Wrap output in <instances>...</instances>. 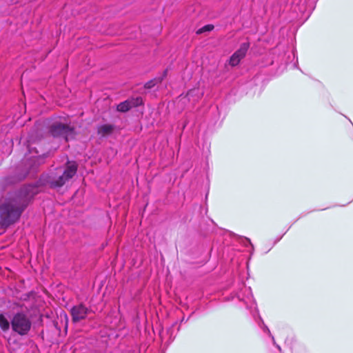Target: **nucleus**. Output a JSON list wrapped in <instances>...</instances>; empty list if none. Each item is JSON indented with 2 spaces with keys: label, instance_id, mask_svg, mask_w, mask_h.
<instances>
[{
  "label": "nucleus",
  "instance_id": "nucleus-9",
  "mask_svg": "<svg viewBox=\"0 0 353 353\" xmlns=\"http://www.w3.org/2000/svg\"><path fill=\"white\" fill-rule=\"evenodd\" d=\"M203 95V92L198 88H193L188 91L186 97L190 101L196 102Z\"/></svg>",
  "mask_w": 353,
  "mask_h": 353
},
{
  "label": "nucleus",
  "instance_id": "nucleus-1",
  "mask_svg": "<svg viewBox=\"0 0 353 353\" xmlns=\"http://www.w3.org/2000/svg\"><path fill=\"white\" fill-rule=\"evenodd\" d=\"M32 186L24 187L19 192L8 197L0 205V220L3 225L9 226L17 222L35 194Z\"/></svg>",
  "mask_w": 353,
  "mask_h": 353
},
{
  "label": "nucleus",
  "instance_id": "nucleus-13",
  "mask_svg": "<svg viewBox=\"0 0 353 353\" xmlns=\"http://www.w3.org/2000/svg\"><path fill=\"white\" fill-rule=\"evenodd\" d=\"M213 29H214V26L211 25V24H208V25L204 26L201 28H199L196 31V34H200L205 32H210V31L212 30Z\"/></svg>",
  "mask_w": 353,
  "mask_h": 353
},
{
  "label": "nucleus",
  "instance_id": "nucleus-16",
  "mask_svg": "<svg viewBox=\"0 0 353 353\" xmlns=\"http://www.w3.org/2000/svg\"><path fill=\"white\" fill-rule=\"evenodd\" d=\"M277 348L281 350V347L279 345H276Z\"/></svg>",
  "mask_w": 353,
  "mask_h": 353
},
{
  "label": "nucleus",
  "instance_id": "nucleus-14",
  "mask_svg": "<svg viewBox=\"0 0 353 353\" xmlns=\"http://www.w3.org/2000/svg\"><path fill=\"white\" fill-rule=\"evenodd\" d=\"M245 241L248 243H249V244H250V245H251V243H250V240H249L248 239H245Z\"/></svg>",
  "mask_w": 353,
  "mask_h": 353
},
{
  "label": "nucleus",
  "instance_id": "nucleus-4",
  "mask_svg": "<svg viewBox=\"0 0 353 353\" xmlns=\"http://www.w3.org/2000/svg\"><path fill=\"white\" fill-rule=\"evenodd\" d=\"M50 133L54 137H61L66 141L74 139L75 134L73 128L61 122H55L52 125Z\"/></svg>",
  "mask_w": 353,
  "mask_h": 353
},
{
  "label": "nucleus",
  "instance_id": "nucleus-15",
  "mask_svg": "<svg viewBox=\"0 0 353 353\" xmlns=\"http://www.w3.org/2000/svg\"><path fill=\"white\" fill-rule=\"evenodd\" d=\"M265 330L267 331L269 334H270V330L267 327H265Z\"/></svg>",
  "mask_w": 353,
  "mask_h": 353
},
{
  "label": "nucleus",
  "instance_id": "nucleus-2",
  "mask_svg": "<svg viewBox=\"0 0 353 353\" xmlns=\"http://www.w3.org/2000/svg\"><path fill=\"white\" fill-rule=\"evenodd\" d=\"M11 326L13 332L21 336H24L30 330L32 323L30 318L26 314L22 312H18L12 317Z\"/></svg>",
  "mask_w": 353,
  "mask_h": 353
},
{
  "label": "nucleus",
  "instance_id": "nucleus-7",
  "mask_svg": "<svg viewBox=\"0 0 353 353\" xmlns=\"http://www.w3.org/2000/svg\"><path fill=\"white\" fill-rule=\"evenodd\" d=\"M249 48V44L243 43L241 45L239 49L236 51L230 57L229 63L232 66H235L239 64L240 61L245 56V54Z\"/></svg>",
  "mask_w": 353,
  "mask_h": 353
},
{
  "label": "nucleus",
  "instance_id": "nucleus-10",
  "mask_svg": "<svg viewBox=\"0 0 353 353\" xmlns=\"http://www.w3.org/2000/svg\"><path fill=\"white\" fill-rule=\"evenodd\" d=\"M113 130V126L110 124H104L98 128V133L101 136L110 134Z\"/></svg>",
  "mask_w": 353,
  "mask_h": 353
},
{
  "label": "nucleus",
  "instance_id": "nucleus-11",
  "mask_svg": "<svg viewBox=\"0 0 353 353\" xmlns=\"http://www.w3.org/2000/svg\"><path fill=\"white\" fill-rule=\"evenodd\" d=\"M11 325V322L8 321L6 316L0 314V327L3 332H6L10 329V326Z\"/></svg>",
  "mask_w": 353,
  "mask_h": 353
},
{
  "label": "nucleus",
  "instance_id": "nucleus-5",
  "mask_svg": "<svg viewBox=\"0 0 353 353\" xmlns=\"http://www.w3.org/2000/svg\"><path fill=\"white\" fill-rule=\"evenodd\" d=\"M45 158V154H39L37 147L28 145V153L26 154L25 160L30 170H34L38 165L44 162Z\"/></svg>",
  "mask_w": 353,
  "mask_h": 353
},
{
  "label": "nucleus",
  "instance_id": "nucleus-3",
  "mask_svg": "<svg viewBox=\"0 0 353 353\" xmlns=\"http://www.w3.org/2000/svg\"><path fill=\"white\" fill-rule=\"evenodd\" d=\"M77 170V164L74 162L69 163L61 175L58 177L50 176L48 183L52 188L61 187L75 175Z\"/></svg>",
  "mask_w": 353,
  "mask_h": 353
},
{
  "label": "nucleus",
  "instance_id": "nucleus-6",
  "mask_svg": "<svg viewBox=\"0 0 353 353\" xmlns=\"http://www.w3.org/2000/svg\"><path fill=\"white\" fill-rule=\"evenodd\" d=\"M89 312V309L85 305L82 304L75 305L71 309L72 321L75 323L79 322V321L84 319Z\"/></svg>",
  "mask_w": 353,
  "mask_h": 353
},
{
  "label": "nucleus",
  "instance_id": "nucleus-12",
  "mask_svg": "<svg viewBox=\"0 0 353 353\" xmlns=\"http://www.w3.org/2000/svg\"><path fill=\"white\" fill-rule=\"evenodd\" d=\"M167 74V70H165L163 72V74L161 77H159V78H155L152 80H150L149 81H148L145 84V88H148V89H150V88H152V87H154L157 83H160L163 79L166 76Z\"/></svg>",
  "mask_w": 353,
  "mask_h": 353
},
{
  "label": "nucleus",
  "instance_id": "nucleus-8",
  "mask_svg": "<svg viewBox=\"0 0 353 353\" xmlns=\"http://www.w3.org/2000/svg\"><path fill=\"white\" fill-rule=\"evenodd\" d=\"M142 103V99L141 97H137L136 99H132L126 100L123 102L120 103L117 105V110L122 112L128 111L132 107H137Z\"/></svg>",
  "mask_w": 353,
  "mask_h": 353
}]
</instances>
